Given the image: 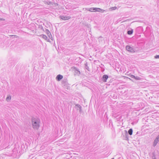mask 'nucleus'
I'll return each instance as SVG.
<instances>
[{"label": "nucleus", "mask_w": 159, "mask_h": 159, "mask_svg": "<svg viewBox=\"0 0 159 159\" xmlns=\"http://www.w3.org/2000/svg\"><path fill=\"white\" fill-rule=\"evenodd\" d=\"M45 32L46 34H47L48 36L50 38H51L52 37V36L49 30L48 29H46Z\"/></svg>", "instance_id": "f8f14e48"}, {"label": "nucleus", "mask_w": 159, "mask_h": 159, "mask_svg": "<svg viewBox=\"0 0 159 159\" xmlns=\"http://www.w3.org/2000/svg\"><path fill=\"white\" fill-rule=\"evenodd\" d=\"M111 159H114V158H112Z\"/></svg>", "instance_id": "c756f323"}, {"label": "nucleus", "mask_w": 159, "mask_h": 159, "mask_svg": "<svg viewBox=\"0 0 159 159\" xmlns=\"http://www.w3.org/2000/svg\"><path fill=\"white\" fill-rule=\"evenodd\" d=\"M153 159H157L156 158H153Z\"/></svg>", "instance_id": "c85d7f7f"}, {"label": "nucleus", "mask_w": 159, "mask_h": 159, "mask_svg": "<svg viewBox=\"0 0 159 159\" xmlns=\"http://www.w3.org/2000/svg\"><path fill=\"white\" fill-rule=\"evenodd\" d=\"M154 58L155 59H159V55H156L154 56Z\"/></svg>", "instance_id": "412c9836"}, {"label": "nucleus", "mask_w": 159, "mask_h": 159, "mask_svg": "<svg viewBox=\"0 0 159 159\" xmlns=\"http://www.w3.org/2000/svg\"><path fill=\"white\" fill-rule=\"evenodd\" d=\"M103 38L102 37V36H100L98 38V39L99 40H102V39H102Z\"/></svg>", "instance_id": "393cba45"}, {"label": "nucleus", "mask_w": 159, "mask_h": 159, "mask_svg": "<svg viewBox=\"0 0 159 159\" xmlns=\"http://www.w3.org/2000/svg\"><path fill=\"white\" fill-rule=\"evenodd\" d=\"M96 10L95 11L96 12H104L105 11V10L102 9L100 8L96 7Z\"/></svg>", "instance_id": "9d476101"}, {"label": "nucleus", "mask_w": 159, "mask_h": 159, "mask_svg": "<svg viewBox=\"0 0 159 159\" xmlns=\"http://www.w3.org/2000/svg\"><path fill=\"white\" fill-rule=\"evenodd\" d=\"M96 7H92L89 9V11L90 12H96Z\"/></svg>", "instance_id": "4468645a"}, {"label": "nucleus", "mask_w": 159, "mask_h": 159, "mask_svg": "<svg viewBox=\"0 0 159 159\" xmlns=\"http://www.w3.org/2000/svg\"><path fill=\"white\" fill-rule=\"evenodd\" d=\"M45 3L48 5H50L52 4V2H51L45 1Z\"/></svg>", "instance_id": "f3484780"}, {"label": "nucleus", "mask_w": 159, "mask_h": 159, "mask_svg": "<svg viewBox=\"0 0 159 159\" xmlns=\"http://www.w3.org/2000/svg\"><path fill=\"white\" fill-rule=\"evenodd\" d=\"M11 99V97L10 95H8L6 98V100L7 102H9Z\"/></svg>", "instance_id": "a211bd4d"}, {"label": "nucleus", "mask_w": 159, "mask_h": 159, "mask_svg": "<svg viewBox=\"0 0 159 159\" xmlns=\"http://www.w3.org/2000/svg\"><path fill=\"white\" fill-rule=\"evenodd\" d=\"M125 132L126 133H127V131L126 130H125Z\"/></svg>", "instance_id": "cd10ccee"}, {"label": "nucleus", "mask_w": 159, "mask_h": 159, "mask_svg": "<svg viewBox=\"0 0 159 159\" xmlns=\"http://www.w3.org/2000/svg\"><path fill=\"white\" fill-rule=\"evenodd\" d=\"M116 8L117 7H111L109 9L111 10H114L116 9Z\"/></svg>", "instance_id": "6ab92c4d"}, {"label": "nucleus", "mask_w": 159, "mask_h": 159, "mask_svg": "<svg viewBox=\"0 0 159 159\" xmlns=\"http://www.w3.org/2000/svg\"><path fill=\"white\" fill-rule=\"evenodd\" d=\"M39 28H40L41 29L43 30V29L42 27V25H41V26H39Z\"/></svg>", "instance_id": "5701e85b"}, {"label": "nucleus", "mask_w": 159, "mask_h": 159, "mask_svg": "<svg viewBox=\"0 0 159 159\" xmlns=\"http://www.w3.org/2000/svg\"><path fill=\"white\" fill-rule=\"evenodd\" d=\"M62 85L65 88L69 89V84L68 83L67 80L65 78L62 80Z\"/></svg>", "instance_id": "20e7f679"}, {"label": "nucleus", "mask_w": 159, "mask_h": 159, "mask_svg": "<svg viewBox=\"0 0 159 159\" xmlns=\"http://www.w3.org/2000/svg\"><path fill=\"white\" fill-rule=\"evenodd\" d=\"M133 131V129L132 128H130L128 132L129 134L130 135H131L132 134Z\"/></svg>", "instance_id": "2eb2a0df"}, {"label": "nucleus", "mask_w": 159, "mask_h": 159, "mask_svg": "<svg viewBox=\"0 0 159 159\" xmlns=\"http://www.w3.org/2000/svg\"><path fill=\"white\" fill-rule=\"evenodd\" d=\"M108 78V76L107 75H103L102 79L103 82H106Z\"/></svg>", "instance_id": "0eeeda50"}, {"label": "nucleus", "mask_w": 159, "mask_h": 159, "mask_svg": "<svg viewBox=\"0 0 159 159\" xmlns=\"http://www.w3.org/2000/svg\"><path fill=\"white\" fill-rule=\"evenodd\" d=\"M133 32V30L131 29L130 30H128L127 31V34L129 35H132Z\"/></svg>", "instance_id": "ddd939ff"}, {"label": "nucleus", "mask_w": 159, "mask_h": 159, "mask_svg": "<svg viewBox=\"0 0 159 159\" xmlns=\"http://www.w3.org/2000/svg\"><path fill=\"white\" fill-rule=\"evenodd\" d=\"M139 28V27H137L136 29V30H137Z\"/></svg>", "instance_id": "bb28decb"}, {"label": "nucleus", "mask_w": 159, "mask_h": 159, "mask_svg": "<svg viewBox=\"0 0 159 159\" xmlns=\"http://www.w3.org/2000/svg\"><path fill=\"white\" fill-rule=\"evenodd\" d=\"M159 141V139L157 137H156L153 142V146L154 147L156 146V145L157 143H158Z\"/></svg>", "instance_id": "1a4fd4ad"}, {"label": "nucleus", "mask_w": 159, "mask_h": 159, "mask_svg": "<svg viewBox=\"0 0 159 159\" xmlns=\"http://www.w3.org/2000/svg\"><path fill=\"white\" fill-rule=\"evenodd\" d=\"M126 49L128 51L131 53L137 52L139 51V49L138 48H133L129 45H127L126 46Z\"/></svg>", "instance_id": "f03ea898"}, {"label": "nucleus", "mask_w": 159, "mask_h": 159, "mask_svg": "<svg viewBox=\"0 0 159 159\" xmlns=\"http://www.w3.org/2000/svg\"><path fill=\"white\" fill-rule=\"evenodd\" d=\"M134 79L136 80H139L140 79V77L139 76H135Z\"/></svg>", "instance_id": "4be33fe9"}, {"label": "nucleus", "mask_w": 159, "mask_h": 159, "mask_svg": "<svg viewBox=\"0 0 159 159\" xmlns=\"http://www.w3.org/2000/svg\"><path fill=\"white\" fill-rule=\"evenodd\" d=\"M31 121L33 128L34 129H38L39 126L40 120L37 118L32 117Z\"/></svg>", "instance_id": "f257e3e1"}, {"label": "nucleus", "mask_w": 159, "mask_h": 159, "mask_svg": "<svg viewBox=\"0 0 159 159\" xmlns=\"http://www.w3.org/2000/svg\"><path fill=\"white\" fill-rule=\"evenodd\" d=\"M71 69L72 72L75 76H80V72L78 68L74 66H73L71 67Z\"/></svg>", "instance_id": "7ed1b4c3"}, {"label": "nucleus", "mask_w": 159, "mask_h": 159, "mask_svg": "<svg viewBox=\"0 0 159 159\" xmlns=\"http://www.w3.org/2000/svg\"><path fill=\"white\" fill-rule=\"evenodd\" d=\"M129 75L130 77L134 79V78L135 77V76L134 75H131V74H129Z\"/></svg>", "instance_id": "aec40b11"}, {"label": "nucleus", "mask_w": 159, "mask_h": 159, "mask_svg": "<svg viewBox=\"0 0 159 159\" xmlns=\"http://www.w3.org/2000/svg\"><path fill=\"white\" fill-rule=\"evenodd\" d=\"M63 78V76L62 75L59 74L56 77V80L57 81H60Z\"/></svg>", "instance_id": "6e6552de"}, {"label": "nucleus", "mask_w": 159, "mask_h": 159, "mask_svg": "<svg viewBox=\"0 0 159 159\" xmlns=\"http://www.w3.org/2000/svg\"><path fill=\"white\" fill-rule=\"evenodd\" d=\"M85 68L88 71H89V69L87 62L85 64Z\"/></svg>", "instance_id": "dca6fc26"}, {"label": "nucleus", "mask_w": 159, "mask_h": 159, "mask_svg": "<svg viewBox=\"0 0 159 159\" xmlns=\"http://www.w3.org/2000/svg\"><path fill=\"white\" fill-rule=\"evenodd\" d=\"M157 137L159 139V135Z\"/></svg>", "instance_id": "a878e982"}, {"label": "nucleus", "mask_w": 159, "mask_h": 159, "mask_svg": "<svg viewBox=\"0 0 159 159\" xmlns=\"http://www.w3.org/2000/svg\"><path fill=\"white\" fill-rule=\"evenodd\" d=\"M59 18L62 20H68L70 19L69 16H67L64 15H61L59 16Z\"/></svg>", "instance_id": "423d86ee"}, {"label": "nucleus", "mask_w": 159, "mask_h": 159, "mask_svg": "<svg viewBox=\"0 0 159 159\" xmlns=\"http://www.w3.org/2000/svg\"><path fill=\"white\" fill-rule=\"evenodd\" d=\"M74 108L77 110V111H79L80 113L81 112V107L79 104H77L75 105Z\"/></svg>", "instance_id": "39448f33"}, {"label": "nucleus", "mask_w": 159, "mask_h": 159, "mask_svg": "<svg viewBox=\"0 0 159 159\" xmlns=\"http://www.w3.org/2000/svg\"><path fill=\"white\" fill-rule=\"evenodd\" d=\"M40 37L44 39L47 40L48 41H49V39H48V37L45 35L41 34L40 35Z\"/></svg>", "instance_id": "9b49d317"}, {"label": "nucleus", "mask_w": 159, "mask_h": 159, "mask_svg": "<svg viewBox=\"0 0 159 159\" xmlns=\"http://www.w3.org/2000/svg\"><path fill=\"white\" fill-rule=\"evenodd\" d=\"M0 20L5 21V19H4L1 18H0Z\"/></svg>", "instance_id": "b1692460"}]
</instances>
